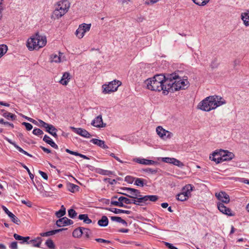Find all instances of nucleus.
I'll return each mask as SVG.
<instances>
[{
  "mask_svg": "<svg viewBox=\"0 0 249 249\" xmlns=\"http://www.w3.org/2000/svg\"><path fill=\"white\" fill-rule=\"evenodd\" d=\"M172 158H169V157L163 158L162 159V161L164 162L170 163L171 160H172Z\"/></svg>",
  "mask_w": 249,
  "mask_h": 249,
  "instance_id": "obj_59",
  "label": "nucleus"
},
{
  "mask_svg": "<svg viewBox=\"0 0 249 249\" xmlns=\"http://www.w3.org/2000/svg\"><path fill=\"white\" fill-rule=\"evenodd\" d=\"M67 188L69 191L74 193L76 190H78L79 187L75 184L69 183L67 185Z\"/></svg>",
  "mask_w": 249,
  "mask_h": 249,
  "instance_id": "obj_34",
  "label": "nucleus"
},
{
  "mask_svg": "<svg viewBox=\"0 0 249 249\" xmlns=\"http://www.w3.org/2000/svg\"><path fill=\"white\" fill-rule=\"evenodd\" d=\"M62 53L60 52L59 53V55L56 54H53L50 56L51 62H55V63H59L61 62V57L60 55H62Z\"/></svg>",
  "mask_w": 249,
  "mask_h": 249,
  "instance_id": "obj_25",
  "label": "nucleus"
},
{
  "mask_svg": "<svg viewBox=\"0 0 249 249\" xmlns=\"http://www.w3.org/2000/svg\"><path fill=\"white\" fill-rule=\"evenodd\" d=\"M122 190L125 191L126 193H121V194L126 196L128 197L134 199L135 197L140 196V192L137 189L131 188L124 187L122 188Z\"/></svg>",
  "mask_w": 249,
  "mask_h": 249,
  "instance_id": "obj_7",
  "label": "nucleus"
},
{
  "mask_svg": "<svg viewBox=\"0 0 249 249\" xmlns=\"http://www.w3.org/2000/svg\"><path fill=\"white\" fill-rule=\"evenodd\" d=\"M156 132L159 136L163 140H165V133L166 130L163 128L161 126H159L156 128Z\"/></svg>",
  "mask_w": 249,
  "mask_h": 249,
  "instance_id": "obj_20",
  "label": "nucleus"
},
{
  "mask_svg": "<svg viewBox=\"0 0 249 249\" xmlns=\"http://www.w3.org/2000/svg\"><path fill=\"white\" fill-rule=\"evenodd\" d=\"M174 160L175 161V165L180 168H182L184 166V164L178 160L176 159V160Z\"/></svg>",
  "mask_w": 249,
  "mask_h": 249,
  "instance_id": "obj_50",
  "label": "nucleus"
},
{
  "mask_svg": "<svg viewBox=\"0 0 249 249\" xmlns=\"http://www.w3.org/2000/svg\"><path fill=\"white\" fill-rule=\"evenodd\" d=\"M66 213V209L64 207V205H62L61 206V209L58 211L56 212L55 215L60 218L63 216H64Z\"/></svg>",
  "mask_w": 249,
  "mask_h": 249,
  "instance_id": "obj_32",
  "label": "nucleus"
},
{
  "mask_svg": "<svg viewBox=\"0 0 249 249\" xmlns=\"http://www.w3.org/2000/svg\"><path fill=\"white\" fill-rule=\"evenodd\" d=\"M134 184L137 186L143 187L144 185V179L140 178H136Z\"/></svg>",
  "mask_w": 249,
  "mask_h": 249,
  "instance_id": "obj_40",
  "label": "nucleus"
},
{
  "mask_svg": "<svg viewBox=\"0 0 249 249\" xmlns=\"http://www.w3.org/2000/svg\"><path fill=\"white\" fill-rule=\"evenodd\" d=\"M39 122L40 123V125L46 128V130L48 133H51V130H55V128L54 126L52 124H50L43 121L42 120H39Z\"/></svg>",
  "mask_w": 249,
  "mask_h": 249,
  "instance_id": "obj_18",
  "label": "nucleus"
},
{
  "mask_svg": "<svg viewBox=\"0 0 249 249\" xmlns=\"http://www.w3.org/2000/svg\"><path fill=\"white\" fill-rule=\"evenodd\" d=\"M110 219L113 221H116L120 223L121 221L122 218L118 216H111Z\"/></svg>",
  "mask_w": 249,
  "mask_h": 249,
  "instance_id": "obj_53",
  "label": "nucleus"
},
{
  "mask_svg": "<svg viewBox=\"0 0 249 249\" xmlns=\"http://www.w3.org/2000/svg\"><path fill=\"white\" fill-rule=\"evenodd\" d=\"M42 242L41 237H37L35 239L31 240L27 242L28 244H31L32 246L35 247H39Z\"/></svg>",
  "mask_w": 249,
  "mask_h": 249,
  "instance_id": "obj_22",
  "label": "nucleus"
},
{
  "mask_svg": "<svg viewBox=\"0 0 249 249\" xmlns=\"http://www.w3.org/2000/svg\"><path fill=\"white\" fill-rule=\"evenodd\" d=\"M83 234V227H78L72 232V236L75 238H80Z\"/></svg>",
  "mask_w": 249,
  "mask_h": 249,
  "instance_id": "obj_24",
  "label": "nucleus"
},
{
  "mask_svg": "<svg viewBox=\"0 0 249 249\" xmlns=\"http://www.w3.org/2000/svg\"><path fill=\"white\" fill-rule=\"evenodd\" d=\"M177 199L178 200L183 201L186 200L188 198L185 196V195L184 196L183 195V194L180 193L177 195Z\"/></svg>",
  "mask_w": 249,
  "mask_h": 249,
  "instance_id": "obj_43",
  "label": "nucleus"
},
{
  "mask_svg": "<svg viewBox=\"0 0 249 249\" xmlns=\"http://www.w3.org/2000/svg\"><path fill=\"white\" fill-rule=\"evenodd\" d=\"M9 247L11 249H18V243L17 242H12L10 246H9Z\"/></svg>",
  "mask_w": 249,
  "mask_h": 249,
  "instance_id": "obj_52",
  "label": "nucleus"
},
{
  "mask_svg": "<svg viewBox=\"0 0 249 249\" xmlns=\"http://www.w3.org/2000/svg\"><path fill=\"white\" fill-rule=\"evenodd\" d=\"M90 142L98 145V146L103 148L107 149L108 147L105 144V141L97 139H92L90 141Z\"/></svg>",
  "mask_w": 249,
  "mask_h": 249,
  "instance_id": "obj_16",
  "label": "nucleus"
},
{
  "mask_svg": "<svg viewBox=\"0 0 249 249\" xmlns=\"http://www.w3.org/2000/svg\"><path fill=\"white\" fill-rule=\"evenodd\" d=\"M56 131L57 129L55 128V130H51V133H50V134L53 135V137L56 138L57 136V135L56 134Z\"/></svg>",
  "mask_w": 249,
  "mask_h": 249,
  "instance_id": "obj_63",
  "label": "nucleus"
},
{
  "mask_svg": "<svg viewBox=\"0 0 249 249\" xmlns=\"http://www.w3.org/2000/svg\"><path fill=\"white\" fill-rule=\"evenodd\" d=\"M165 244L166 246V247H167L170 249H178L176 247H174L171 243H168V242H165Z\"/></svg>",
  "mask_w": 249,
  "mask_h": 249,
  "instance_id": "obj_60",
  "label": "nucleus"
},
{
  "mask_svg": "<svg viewBox=\"0 0 249 249\" xmlns=\"http://www.w3.org/2000/svg\"><path fill=\"white\" fill-rule=\"evenodd\" d=\"M66 152L70 154H71V155H73L74 156H77V153L78 152H75V151H72L71 150H70V149H66L65 150Z\"/></svg>",
  "mask_w": 249,
  "mask_h": 249,
  "instance_id": "obj_61",
  "label": "nucleus"
},
{
  "mask_svg": "<svg viewBox=\"0 0 249 249\" xmlns=\"http://www.w3.org/2000/svg\"><path fill=\"white\" fill-rule=\"evenodd\" d=\"M21 202H22V203L25 204L29 207H31L32 206V203L31 201H26L25 200H22Z\"/></svg>",
  "mask_w": 249,
  "mask_h": 249,
  "instance_id": "obj_58",
  "label": "nucleus"
},
{
  "mask_svg": "<svg viewBox=\"0 0 249 249\" xmlns=\"http://www.w3.org/2000/svg\"><path fill=\"white\" fill-rule=\"evenodd\" d=\"M145 203H147V201H152V202H155L156 201L158 198L159 197L157 196L156 195H148V196H143Z\"/></svg>",
  "mask_w": 249,
  "mask_h": 249,
  "instance_id": "obj_29",
  "label": "nucleus"
},
{
  "mask_svg": "<svg viewBox=\"0 0 249 249\" xmlns=\"http://www.w3.org/2000/svg\"><path fill=\"white\" fill-rule=\"evenodd\" d=\"M8 48L6 45H0V58H1L7 51Z\"/></svg>",
  "mask_w": 249,
  "mask_h": 249,
  "instance_id": "obj_37",
  "label": "nucleus"
},
{
  "mask_svg": "<svg viewBox=\"0 0 249 249\" xmlns=\"http://www.w3.org/2000/svg\"><path fill=\"white\" fill-rule=\"evenodd\" d=\"M134 199H136V200L133 199V201H132L133 204H135L136 205H141L142 203H145L144 197L142 196L141 194H140V196H138L137 197H135Z\"/></svg>",
  "mask_w": 249,
  "mask_h": 249,
  "instance_id": "obj_26",
  "label": "nucleus"
},
{
  "mask_svg": "<svg viewBox=\"0 0 249 249\" xmlns=\"http://www.w3.org/2000/svg\"><path fill=\"white\" fill-rule=\"evenodd\" d=\"M144 171L146 172L150 173L152 174H155L157 172V170L154 169L152 168H147Z\"/></svg>",
  "mask_w": 249,
  "mask_h": 249,
  "instance_id": "obj_51",
  "label": "nucleus"
},
{
  "mask_svg": "<svg viewBox=\"0 0 249 249\" xmlns=\"http://www.w3.org/2000/svg\"><path fill=\"white\" fill-rule=\"evenodd\" d=\"M107 210H108L115 213L118 214L120 213H126L127 214H129L131 213L130 211L127 210H123L117 208H106Z\"/></svg>",
  "mask_w": 249,
  "mask_h": 249,
  "instance_id": "obj_23",
  "label": "nucleus"
},
{
  "mask_svg": "<svg viewBox=\"0 0 249 249\" xmlns=\"http://www.w3.org/2000/svg\"><path fill=\"white\" fill-rule=\"evenodd\" d=\"M118 200L121 201L122 203H124L126 204H130L132 203L133 199H130L127 197L124 196H120L118 198Z\"/></svg>",
  "mask_w": 249,
  "mask_h": 249,
  "instance_id": "obj_35",
  "label": "nucleus"
},
{
  "mask_svg": "<svg viewBox=\"0 0 249 249\" xmlns=\"http://www.w3.org/2000/svg\"><path fill=\"white\" fill-rule=\"evenodd\" d=\"M110 204L111 205L118 206L120 207H124L126 208H128V207L126 205H124L123 203H122L121 201H119V200L116 201L114 199H111Z\"/></svg>",
  "mask_w": 249,
  "mask_h": 249,
  "instance_id": "obj_33",
  "label": "nucleus"
},
{
  "mask_svg": "<svg viewBox=\"0 0 249 249\" xmlns=\"http://www.w3.org/2000/svg\"><path fill=\"white\" fill-rule=\"evenodd\" d=\"M108 224V220L106 216H103L98 221V224L101 227H106Z\"/></svg>",
  "mask_w": 249,
  "mask_h": 249,
  "instance_id": "obj_27",
  "label": "nucleus"
},
{
  "mask_svg": "<svg viewBox=\"0 0 249 249\" xmlns=\"http://www.w3.org/2000/svg\"><path fill=\"white\" fill-rule=\"evenodd\" d=\"M96 241L99 243H107V244H110L111 242L109 240H105L102 238H96L95 239Z\"/></svg>",
  "mask_w": 249,
  "mask_h": 249,
  "instance_id": "obj_47",
  "label": "nucleus"
},
{
  "mask_svg": "<svg viewBox=\"0 0 249 249\" xmlns=\"http://www.w3.org/2000/svg\"><path fill=\"white\" fill-rule=\"evenodd\" d=\"M220 150L219 151H215L210 156V159L215 162L216 163H219L222 162V159L220 154Z\"/></svg>",
  "mask_w": 249,
  "mask_h": 249,
  "instance_id": "obj_15",
  "label": "nucleus"
},
{
  "mask_svg": "<svg viewBox=\"0 0 249 249\" xmlns=\"http://www.w3.org/2000/svg\"><path fill=\"white\" fill-rule=\"evenodd\" d=\"M71 79V75L69 72H65L59 82L63 85H67Z\"/></svg>",
  "mask_w": 249,
  "mask_h": 249,
  "instance_id": "obj_19",
  "label": "nucleus"
},
{
  "mask_svg": "<svg viewBox=\"0 0 249 249\" xmlns=\"http://www.w3.org/2000/svg\"><path fill=\"white\" fill-rule=\"evenodd\" d=\"M135 178L130 176H127L125 178V180L129 183H132Z\"/></svg>",
  "mask_w": 249,
  "mask_h": 249,
  "instance_id": "obj_57",
  "label": "nucleus"
},
{
  "mask_svg": "<svg viewBox=\"0 0 249 249\" xmlns=\"http://www.w3.org/2000/svg\"><path fill=\"white\" fill-rule=\"evenodd\" d=\"M15 147L18 149L20 152L24 154V155H27L30 157H32V156L29 154L28 153H27L26 151H25V150H24L23 149H22L21 147H20L17 144H16L15 146Z\"/></svg>",
  "mask_w": 249,
  "mask_h": 249,
  "instance_id": "obj_42",
  "label": "nucleus"
},
{
  "mask_svg": "<svg viewBox=\"0 0 249 249\" xmlns=\"http://www.w3.org/2000/svg\"><path fill=\"white\" fill-rule=\"evenodd\" d=\"M241 19L246 26H249V15L248 12L242 14Z\"/></svg>",
  "mask_w": 249,
  "mask_h": 249,
  "instance_id": "obj_31",
  "label": "nucleus"
},
{
  "mask_svg": "<svg viewBox=\"0 0 249 249\" xmlns=\"http://www.w3.org/2000/svg\"><path fill=\"white\" fill-rule=\"evenodd\" d=\"M133 160L138 163L144 165H152L155 163V162L152 160L141 158H136L134 159Z\"/></svg>",
  "mask_w": 249,
  "mask_h": 249,
  "instance_id": "obj_17",
  "label": "nucleus"
},
{
  "mask_svg": "<svg viewBox=\"0 0 249 249\" xmlns=\"http://www.w3.org/2000/svg\"><path fill=\"white\" fill-rule=\"evenodd\" d=\"M196 4L199 6L205 5L210 0H192Z\"/></svg>",
  "mask_w": 249,
  "mask_h": 249,
  "instance_id": "obj_38",
  "label": "nucleus"
},
{
  "mask_svg": "<svg viewBox=\"0 0 249 249\" xmlns=\"http://www.w3.org/2000/svg\"><path fill=\"white\" fill-rule=\"evenodd\" d=\"M91 24L83 23L79 25L75 32L76 36L79 39L83 37L85 34L90 30Z\"/></svg>",
  "mask_w": 249,
  "mask_h": 249,
  "instance_id": "obj_6",
  "label": "nucleus"
},
{
  "mask_svg": "<svg viewBox=\"0 0 249 249\" xmlns=\"http://www.w3.org/2000/svg\"><path fill=\"white\" fill-rule=\"evenodd\" d=\"M216 198L222 203L228 204L230 202V199L229 196L225 192L216 193L215 194Z\"/></svg>",
  "mask_w": 249,
  "mask_h": 249,
  "instance_id": "obj_8",
  "label": "nucleus"
},
{
  "mask_svg": "<svg viewBox=\"0 0 249 249\" xmlns=\"http://www.w3.org/2000/svg\"><path fill=\"white\" fill-rule=\"evenodd\" d=\"M91 125L96 127H105L106 124L103 123L102 115H100L96 117L91 122Z\"/></svg>",
  "mask_w": 249,
  "mask_h": 249,
  "instance_id": "obj_14",
  "label": "nucleus"
},
{
  "mask_svg": "<svg viewBox=\"0 0 249 249\" xmlns=\"http://www.w3.org/2000/svg\"><path fill=\"white\" fill-rule=\"evenodd\" d=\"M90 233L89 229L83 227V234H84L86 237L89 238Z\"/></svg>",
  "mask_w": 249,
  "mask_h": 249,
  "instance_id": "obj_46",
  "label": "nucleus"
},
{
  "mask_svg": "<svg viewBox=\"0 0 249 249\" xmlns=\"http://www.w3.org/2000/svg\"><path fill=\"white\" fill-rule=\"evenodd\" d=\"M71 129L76 134L80 135L81 136L89 138L91 137V135L89 132H88L86 129L82 128H75L74 127H71Z\"/></svg>",
  "mask_w": 249,
  "mask_h": 249,
  "instance_id": "obj_9",
  "label": "nucleus"
},
{
  "mask_svg": "<svg viewBox=\"0 0 249 249\" xmlns=\"http://www.w3.org/2000/svg\"><path fill=\"white\" fill-rule=\"evenodd\" d=\"M73 223L72 220L66 217H63L59 219L56 221V224L59 227H64L68 225H71Z\"/></svg>",
  "mask_w": 249,
  "mask_h": 249,
  "instance_id": "obj_11",
  "label": "nucleus"
},
{
  "mask_svg": "<svg viewBox=\"0 0 249 249\" xmlns=\"http://www.w3.org/2000/svg\"><path fill=\"white\" fill-rule=\"evenodd\" d=\"M226 104V101L218 96H210L200 102L198 108L205 111H210Z\"/></svg>",
  "mask_w": 249,
  "mask_h": 249,
  "instance_id": "obj_2",
  "label": "nucleus"
},
{
  "mask_svg": "<svg viewBox=\"0 0 249 249\" xmlns=\"http://www.w3.org/2000/svg\"><path fill=\"white\" fill-rule=\"evenodd\" d=\"M5 139L10 144H12L13 145L15 146V145L17 144L15 142H13L11 141V140L9 139V138L5 137Z\"/></svg>",
  "mask_w": 249,
  "mask_h": 249,
  "instance_id": "obj_64",
  "label": "nucleus"
},
{
  "mask_svg": "<svg viewBox=\"0 0 249 249\" xmlns=\"http://www.w3.org/2000/svg\"><path fill=\"white\" fill-rule=\"evenodd\" d=\"M23 167L27 170V173H28L29 175L30 176V178L32 179V180L34 185L36 186V185H35V183L34 182V180H33V179H34V175L31 173L29 169L26 165H23Z\"/></svg>",
  "mask_w": 249,
  "mask_h": 249,
  "instance_id": "obj_44",
  "label": "nucleus"
},
{
  "mask_svg": "<svg viewBox=\"0 0 249 249\" xmlns=\"http://www.w3.org/2000/svg\"><path fill=\"white\" fill-rule=\"evenodd\" d=\"M1 112H3V114H2V116L6 118V119H9L10 118L12 120H14L16 119V116L15 115H14L12 113L8 112L4 109H1Z\"/></svg>",
  "mask_w": 249,
  "mask_h": 249,
  "instance_id": "obj_28",
  "label": "nucleus"
},
{
  "mask_svg": "<svg viewBox=\"0 0 249 249\" xmlns=\"http://www.w3.org/2000/svg\"><path fill=\"white\" fill-rule=\"evenodd\" d=\"M22 124L25 126L27 130H31L33 128L32 125L29 123L23 122Z\"/></svg>",
  "mask_w": 249,
  "mask_h": 249,
  "instance_id": "obj_49",
  "label": "nucleus"
},
{
  "mask_svg": "<svg viewBox=\"0 0 249 249\" xmlns=\"http://www.w3.org/2000/svg\"><path fill=\"white\" fill-rule=\"evenodd\" d=\"M218 66V63L216 59H214L211 63V67L212 69H215L217 68Z\"/></svg>",
  "mask_w": 249,
  "mask_h": 249,
  "instance_id": "obj_48",
  "label": "nucleus"
},
{
  "mask_svg": "<svg viewBox=\"0 0 249 249\" xmlns=\"http://www.w3.org/2000/svg\"><path fill=\"white\" fill-rule=\"evenodd\" d=\"M30 239V237L29 236H26V237H23V236H22V239H20L19 241H21V242H20V243H25L26 242L27 243V242H28V240H29Z\"/></svg>",
  "mask_w": 249,
  "mask_h": 249,
  "instance_id": "obj_55",
  "label": "nucleus"
},
{
  "mask_svg": "<svg viewBox=\"0 0 249 249\" xmlns=\"http://www.w3.org/2000/svg\"><path fill=\"white\" fill-rule=\"evenodd\" d=\"M43 140L47 143L50 144L53 148L55 149L58 148L57 145L52 140H51V138L47 135H45L44 136Z\"/></svg>",
  "mask_w": 249,
  "mask_h": 249,
  "instance_id": "obj_21",
  "label": "nucleus"
},
{
  "mask_svg": "<svg viewBox=\"0 0 249 249\" xmlns=\"http://www.w3.org/2000/svg\"><path fill=\"white\" fill-rule=\"evenodd\" d=\"M220 152L222 161L231 160L234 157V155L232 153L228 151L220 149Z\"/></svg>",
  "mask_w": 249,
  "mask_h": 249,
  "instance_id": "obj_12",
  "label": "nucleus"
},
{
  "mask_svg": "<svg viewBox=\"0 0 249 249\" xmlns=\"http://www.w3.org/2000/svg\"><path fill=\"white\" fill-rule=\"evenodd\" d=\"M47 43V39L45 36L39 35L36 33L34 36L29 38L27 42V47L31 50H38L43 47Z\"/></svg>",
  "mask_w": 249,
  "mask_h": 249,
  "instance_id": "obj_3",
  "label": "nucleus"
},
{
  "mask_svg": "<svg viewBox=\"0 0 249 249\" xmlns=\"http://www.w3.org/2000/svg\"><path fill=\"white\" fill-rule=\"evenodd\" d=\"M68 214L71 218H73L77 215V213L73 209H71L68 211Z\"/></svg>",
  "mask_w": 249,
  "mask_h": 249,
  "instance_id": "obj_41",
  "label": "nucleus"
},
{
  "mask_svg": "<svg viewBox=\"0 0 249 249\" xmlns=\"http://www.w3.org/2000/svg\"><path fill=\"white\" fill-rule=\"evenodd\" d=\"M217 208L220 212L229 216H232L234 214L231 213V210L225 206L224 203L218 202Z\"/></svg>",
  "mask_w": 249,
  "mask_h": 249,
  "instance_id": "obj_10",
  "label": "nucleus"
},
{
  "mask_svg": "<svg viewBox=\"0 0 249 249\" xmlns=\"http://www.w3.org/2000/svg\"><path fill=\"white\" fill-rule=\"evenodd\" d=\"M33 133L36 136H39L43 134V132L39 128H35L33 131Z\"/></svg>",
  "mask_w": 249,
  "mask_h": 249,
  "instance_id": "obj_45",
  "label": "nucleus"
},
{
  "mask_svg": "<svg viewBox=\"0 0 249 249\" xmlns=\"http://www.w3.org/2000/svg\"><path fill=\"white\" fill-rule=\"evenodd\" d=\"M78 218L81 220H83V222L86 224H90L92 222V221L88 217L87 214H81L78 216Z\"/></svg>",
  "mask_w": 249,
  "mask_h": 249,
  "instance_id": "obj_30",
  "label": "nucleus"
},
{
  "mask_svg": "<svg viewBox=\"0 0 249 249\" xmlns=\"http://www.w3.org/2000/svg\"><path fill=\"white\" fill-rule=\"evenodd\" d=\"M45 244L49 249H54L55 245L51 239H48L46 241Z\"/></svg>",
  "mask_w": 249,
  "mask_h": 249,
  "instance_id": "obj_39",
  "label": "nucleus"
},
{
  "mask_svg": "<svg viewBox=\"0 0 249 249\" xmlns=\"http://www.w3.org/2000/svg\"><path fill=\"white\" fill-rule=\"evenodd\" d=\"M38 173L45 180L48 179V177L46 173L40 170L38 171Z\"/></svg>",
  "mask_w": 249,
  "mask_h": 249,
  "instance_id": "obj_54",
  "label": "nucleus"
},
{
  "mask_svg": "<svg viewBox=\"0 0 249 249\" xmlns=\"http://www.w3.org/2000/svg\"><path fill=\"white\" fill-rule=\"evenodd\" d=\"M121 85V82L116 80L110 82L108 85H103V92L108 93L111 92H114L117 90L118 87Z\"/></svg>",
  "mask_w": 249,
  "mask_h": 249,
  "instance_id": "obj_5",
  "label": "nucleus"
},
{
  "mask_svg": "<svg viewBox=\"0 0 249 249\" xmlns=\"http://www.w3.org/2000/svg\"><path fill=\"white\" fill-rule=\"evenodd\" d=\"M14 237L17 240H20V239H22V236H20L17 233H15L14 234Z\"/></svg>",
  "mask_w": 249,
  "mask_h": 249,
  "instance_id": "obj_62",
  "label": "nucleus"
},
{
  "mask_svg": "<svg viewBox=\"0 0 249 249\" xmlns=\"http://www.w3.org/2000/svg\"><path fill=\"white\" fill-rule=\"evenodd\" d=\"M194 188V187L191 184H187L183 187L185 192H186L189 196H191V192L193 191Z\"/></svg>",
  "mask_w": 249,
  "mask_h": 249,
  "instance_id": "obj_36",
  "label": "nucleus"
},
{
  "mask_svg": "<svg viewBox=\"0 0 249 249\" xmlns=\"http://www.w3.org/2000/svg\"><path fill=\"white\" fill-rule=\"evenodd\" d=\"M70 7V3L68 0H62L57 2L55 5L52 17L54 18L59 19L68 11Z\"/></svg>",
  "mask_w": 249,
  "mask_h": 249,
  "instance_id": "obj_4",
  "label": "nucleus"
},
{
  "mask_svg": "<svg viewBox=\"0 0 249 249\" xmlns=\"http://www.w3.org/2000/svg\"><path fill=\"white\" fill-rule=\"evenodd\" d=\"M2 208L4 212L11 219V220L13 222L17 225H19L20 223V220L18 218L12 213L10 212L6 207L2 206Z\"/></svg>",
  "mask_w": 249,
  "mask_h": 249,
  "instance_id": "obj_13",
  "label": "nucleus"
},
{
  "mask_svg": "<svg viewBox=\"0 0 249 249\" xmlns=\"http://www.w3.org/2000/svg\"><path fill=\"white\" fill-rule=\"evenodd\" d=\"M147 89L160 91H163L167 94L169 92H174L180 89H185L189 85L187 79H183L176 73L167 74H157L144 81Z\"/></svg>",
  "mask_w": 249,
  "mask_h": 249,
  "instance_id": "obj_1",
  "label": "nucleus"
},
{
  "mask_svg": "<svg viewBox=\"0 0 249 249\" xmlns=\"http://www.w3.org/2000/svg\"><path fill=\"white\" fill-rule=\"evenodd\" d=\"M173 136V134L171 132L166 130V132L165 133V139H170Z\"/></svg>",
  "mask_w": 249,
  "mask_h": 249,
  "instance_id": "obj_56",
  "label": "nucleus"
}]
</instances>
